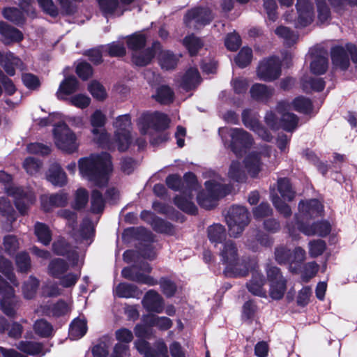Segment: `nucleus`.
I'll return each mask as SVG.
<instances>
[{
  "mask_svg": "<svg viewBox=\"0 0 357 357\" xmlns=\"http://www.w3.org/2000/svg\"><path fill=\"white\" fill-rule=\"evenodd\" d=\"M81 176L98 187L105 186L112 172L110 155L107 153L91 154L78 160Z\"/></svg>",
  "mask_w": 357,
  "mask_h": 357,
  "instance_id": "1",
  "label": "nucleus"
},
{
  "mask_svg": "<svg viewBox=\"0 0 357 357\" xmlns=\"http://www.w3.org/2000/svg\"><path fill=\"white\" fill-rule=\"evenodd\" d=\"M220 261L225 265V273L228 277H245L250 268H254L256 261L249 257L240 258L236 243L228 240L220 249Z\"/></svg>",
  "mask_w": 357,
  "mask_h": 357,
  "instance_id": "2",
  "label": "nucleus"
},
{
  "mask_svg": "<svg viewBox=\"0 0 357 357\" xmlns=\"http://www.w3.org/2000/svg\"><path fill=\"white\" fill-rule=\"evenodd\" d=\"M276 155L270 146L260 147L259 151L250 153L244 159V167L248 174L256 177L265 166L268 169L275 167Z\"/></svg>",
  "mask_w": 357,
  "mask_h": 357,
  "instance_id": "3",
  "label": "nucleus"
},
{
  "mask_svg": "<svg viewBox=\"0 0 357 357\" xmlns=\"http://www.w3.org/2000/svg\"><path fill=\"white\" fill-rule=\"evenodd\" d=\"M12 177L10 174L3 171H0V182L5 183L6 193L13 197L15 199L16 208L22 214L26 213L29 207L36 201L34 193L29 189L21 188L9 184Z\"/></svg>",
  "mask_w": 357,
  "mask_h": 357,
  "instance_id": "4",
  "label": "nucleus"
},
{
  "mask_svg": "<svg viewBox=\"0 0 357 357\" xmlns=\"http://www.w3.org/2000/svg\"><path fill=\"white\" fill-rule=\"evenodd\" d=\"M206 191L197 195L199 204L206 209H211L216 204L217 200L229 194L231 187L222 183L221 178H215L205 182Z\"/></svg>",
  "mask_w": 357,
  "mask_h": 357,
  "instance_id": "5",
  "label": "nucleus"
},
{
  "mask_svg": "<svg viewBox=\"0 0 357 357\" xmlns=\"http://www.w3.org/2000/svg\"><path fill=\"white\" fill-rule=\"evenodd\" d=\"M229 235L238 237L250 222L248 210L241 206H232L225 215Z\"/></svg>",
  "mask_w": 357,
  "mask_h": 357,
  "instance_id": "6",
  "label": "nucleus"
},
{
  "mask_svg": "<svg viewBox=\"0 0 357 357\" xmlns=\"http://www.w3.org/2000/svg\"><path fill=\"white\" fill-rule=\"evenodd\" d=\"M56 146L67 153H73L78 150L79 143L75 133L66 123L56 125L53 130Z\"/></svg>",
  "mask_w": 357,
  "mask_h": 357,
  "instance_id": "7",
  "label": "nucleus"
},
{
  "mask_svg": "<svg viewBox=\"0 0 357 357\" xmlns=\"http://www.w3.org/2000/svg\"><path fill=\"white\" fill-rule=\"evenodd\" d=\"M68 267V263L64 259H54L48 265V274L54 278L59 279L62 287L65 288L71 287L76 284L80 274L71 272L66 273Z\"/></svg>",
  "mask_w": 357,
  "mask_h": 357,
  "instance_id": "8",
  "label": "nucleus"
},
{
  "mask_svg": "<svg viewBox=\"0 0 357 357\" xmlns=\"http://www.w3.org/2000/svg\"><path fill=\"white\" fill-rule=\"evenodd\" d=\"M219 134L222 139H224V134H227L231 137L229 146L236 155H241L253 142L250 134L241 128H220Z\"/></svg>",
  "mask_w": 357,
  "mask_h": 357,
  "instance_id": "9",
  "label": "nucleus"
},
{
  "mask_svg": "<svg viewBox=\"0 0 357 357\" xmlns=\"http://www.w3.org/2000/svg\"><path fill=\"white\" fill-rule=\"evenodd\" d=\"M348 53L357 70V46L351 43L347 44L345 47L335 46L331 49V56L333 66L343 70H347L350 63Z\"/></svg>",
  "mask_w": 357,
  "mask_h": 357,
  "instance_id": "10",
  "label": "nucleus"
},
{
  "mask_svg": "<svg viewBox=\"0 0 357 357\" xmlns=\"http://www.w3.org/2000/svg\"><path fill=\"white\" fill-rule=\"evenodd\" d=\"M115 128V142L118 149L124 151L128 149L131 142V119L129 115H122L116 118L114 123Z\"/></svg>",
  "mask_w": 357,
  "mask_h": 357,
  "instance_id": "11",
  "label": "nucleus"
},
{
  "mask_svg": "<svg viewBox=\"0 0 357 357\" xmlns=\"http://www.w3.org/2000/svg\"><path fill=\"white\" fill-rule=\"evenodd\" d=\"M137 266L126 267L121 271V275L129 280L149 286L158 284V281L148 275L152 271L151 266L148 263H142L138 271Z\"/></svg>",
  "mask_w": 357,
  "mask_h": 357,
  "instance_id": "12",
  "label": "nucleus"
},
{
  "mask_svg": "<svg viewBox=\"0 0 357 357\" xmlns=\"http://www.w3.org/2000/svg\"><path fill=\"white\" fill-rule=\"evenodd\" d=\"M281 75V61L276 56L262 60L257 68L258 78L264 82H272Z\"/></svg>",
  "mask_w": 357,
  "mask_h": 357,
  "instance_id": "13",
  "label": "nucleus"
},
{
  "mask_svg": "<svg viewBox=\"0 0 357 357\" xmlns=\"http://www.w3.org/2000/svg\"><path fill=\"white\" fill-rule=\"evenodd\" d=\"M185 182L187 183V187L190 194L187 196H176L174 198L175 204L182 211L190 213L195 214L197 212V207L192 202L191 192L193 190H197V178L194 174L189 172L184 176Z\"/></svg>",
  "mask_w": 357,
  "mask_h": 357,
  "instance_id": "14",
  "label": "nucleus"
},
{
  "mask_svg": "<svg viewBox=\"0 0 357 357\" xmlns=\"http://www.w3.org/2000/svg\"><path fill=\"white\" fill-rule=\"evenodd\" d=\"M268 280L270 282L269 294L275 300L281 299L286 291V280L278 268L268 266L266 269Z\"/></svg>",
  "mask_w": 357,
  "mask_h": 357,
  "instance_id": "15",
  "label": "nucleus"
},
{
  "mask_svg": "<svg viewBox=\"0 0 357 357\" xmlns=\"http://www.w3.org/2000/svg\"><path fill=\"white\" fill-rule=\"evenodd\" d=\"M106 116L100 109H96L90 117V123L93 127L91 133L94 140L101 146H106L109 141V136L103 128L106 123Z\"/></svg>",
  "mask_w": 357,
  "mask_h": 357,
  "instance_id": "16",
  "label": "nucleus"
},
{
  "mask_svg": "<svg viewBox=\"0 0 357 357\" xmlns=\"http://www.w3.org/2000/svg\"><path fill=\"white\" fill-rule=\"evenodd\" d=\"M0 294L1 310L7 316L13 317L18 307V300L14 295L13 289L0 275Z\"/></svg>",
  "mask_w": 357,
  "mask_h": 357,
  "instance_id": "17",
  "label": "nucleus"
},
{
  "mask_svg": "<svg viewBox=\"0 0 357 357\" xmlns=\"http://www.w3.org/2000/svg\"><path fill=\"white\" fill-rule=\"evenodd\" d=\"M322 209L323 206L317 199L301 202L298 204L299 213L296 215L298 227L299 228L301 224H303L304 220L319 215Z\"/></svg>",
  "mask_w": 357,
  "mask_h": 357,
  "instance_id": "18",
  "label": "nucleus"
},
{
  "mask_svg": "<svg viewBox=\"0 0 357 357\" xmlns=\"http://www.w3.org/2000/svg\"><path fill=\"white\" fill-rule=\"evenodd\" d=\"M142 123L139 125V130L142 135L148 133L150 127L156 130H164L168 127L169 119L165 114L154 112L144 115Z\"/></svg>",
  "mask_w": 357,
  "mask_h": 357,
  "instance_id": "19",
  "label": "nucleus"
},
{
  "mask_svg": "<svg viewBox=\"0 0 357 357\" xmlns=\"http://www.w3.org/2000/svg\"><path fill=\"white\" fill-rule=\"evenodd\" d=\"M311 57L310 70L316 75L324 74L328 66V52L322 47H315L310 51Z\"/></svg>",
  "mask_w": 357,
  "mask_h": 357,
  "instance_id": "20",
  "label": "nucleus"
},
{
  "mask_svg": "<svg viewBox=\"0 0 357 357\" xmlns=\"http://www.w3.org/2000/svg\"><path fill=\"white\" fill-rule=\"evenodd\" d=\"M153 48L162 69L169 70L176 68L181 56L180 54H175L169 50H162L158 42L153 43Z\"/></svg>",
  "mask_w": 357,
  "mask_h": 357,
  "instance_id": "21",
  "label": "nucleus"
},
{
  "mask_svg": "<svg viewBox=\"0 0 357 357\" xmlns=\"http://www.w3.org/2000/svg\"><path fill=\"white\" fill-rule=\"evenodd\" d=\"M213 18L211 10L208 8H194L185 15V23L189 26L196 29L208 24Z\"/></svg>",
  "mask_w": 357,
  "mask_h": 357,
  "instance_id": "22",
  "label": "nucleus"
},
{
  "mask_svg": "<svg viewBox=\"0 0 357 357\" xmlns=\"http://www.w3.org/2000/svg\"><path fill=\"white\" fill-rule=\"evenodd\" d=\"M298 19L296 27H305L312 23L314 19L313 6L310 0H297Z\"/></svg>",
  "mask_w": 357,
  "mask_h": 357,
  "instance_id": "23",
  "label": "nucleus"
},
{
  "mask_svg": "<svg viewBox=\"0 0 357 357\" xmlns=\"http://www.w3.org/2000/svg\"><path fill=\"white\" fill-rule=\"evenodd\" d=\"M142 303L148 311L155 313H161L164 310V299L155 290H149L144 295Z\"/></svg>",
  "mask_w": 357,
  "mask_h": 357,
  "instance_id": "24",
  "label": "nucleus"
},
{
  "mask_svg": "<svg viewBox=\"0 0 357 357\" xmlns=\"http://www.w3.org/2000/svg\"><path fill=\"white\" fill-rule=\"evenodd\" d=\"M290 105L285 102H280L278 105V110L281 114V126L284 130L291 132L297 126L298 119L293 113L287 112Z\"/></svg>",
  "mask_w": 357,
  "mask_h": 357,
  "instance_id": "25",
  "label": "nucleus"
},
{
  "mask_svg": "<svg viewBox=\"0 0 357 357\" xmlns=\"http://www.w3.org/2000/svg\"><path fill=\"white\" fill-rule=\"evenodd\" d=\"M40 200L43 209L48 211L52 207L66 206L68 203L69 196L66 192H60L50 196L43 195Z\"/></svg>",
  "mask_w": 357,
  "mask_h": 357,
  "instance_id": "26",
  "label": "nucleus"
},
{
  "mask_svg": "<svg viewBox=\"0 0 357 357\" xmlns=\"http://www.w3.org/2000/svg\"><path fill=\"white\" fill-rule=\"evenodd\" d=\"M257 264L254 268H250L252 271V279L247 283L248 291L254 295L266 297V291L263 286L265 283V279L263 275L256 270Z\"/></svg>",
  "mask_w": 357,
  "mask_h": 357,
  "instance_id": "27",
  "label": "nucleus"
},
{
  "mask_svg": "<svg viewBox=\"0 0 357 357\" xmlns=\"http://www.w3.org/2000/svg\"><path fill=\"white\" fill-rule=\"evenodd\" d=\"M135 342V347L138 352L144 355V357H156L158 354V347L160 343H165L162 340L155 341L153 347L150 343L143 337H150L151 336H138Z\"/></svg>",
  "mask_w": 357,
  "mask_h": 357,
  "instance_id": "28",
  "label": "nucleus"
},
{
  "mask_svg": "<svg viewBox=\"0 0 357 357\" xmlns=\"http://www.w3.org/2000/svg\"><path fill=\"white\" fill-rule=\"evenodd\" d=\"M299 230L307 236L317 235L319 236H326L331 231V226L328 222L321 221L315 222L311 226L301 224Z\"/></svg>",
  "mask_w": 357,
  "mask_h": 357,
  "instance_id": "29",
  "label": "nucleus"
},
{
  "mask_svg": "<svg viewBox=\"0 0 357 357\" xmlns=\"http://www.w3.org/2000/svg\"><path fill=\"white\" fill-rule=\"evenodd\" d=\"M252 99L262 102H268L274 94V89L263 84H255L250 90Z\"/></svg>",
  "mask_w": 357,
  "mask_h": 357,
  "instance_id": "30",
  "label": "nucleus"
},
{
  "mask_svg": "<svg viewBox=\"0 0 357 357\" xmlns=\"http://www.w3.org/2000/svg\"><path fill=\"white\" fill-rule=\"evenodd\" d=\"M0 34L3 37L4 44L20 42L23 38L22 32L4 22H0Z\"/></svg>",
  "mask_w": 357,
  "mask_h": 357,
  "instance_id": "31",
  "label": "nucleus"
},
{
  "mask_svg": "<svg viewBox=\"0 0 357 357\" xmlns=\"http://www.w3.org/2000/svg\"><path fill=\"white\" fill-rule=\"evenodd\" d=\"M47 180L56 186H63L68 183L66 174L58 164H53L47 174Z\"/></svg>",
  "mask_w": 357,
  "mask_h": 357,
  "instance_id": "32",
  "label": "nucleus"
},
{
  "mask_svg": "<svg viewBox=\"0 0 357 357\" xmlns=\"http://www.w3.org/2000/svg\"><path fill=\"white\" fill-rule=\"evenodd\" d=\"M79 89V82L77 79L73 76L66 77L59 85L56 92L57 98L63 100L65 96L72 94Z\"/></svg>",
  "mask_w": 357,
  "mask_h": 357,
  "instance_id": "33",
  "label": "nucleus"
},
{
  "mask_svg": "<svg viewBox=\"0 0 357 357\" xmlns=\"http://www.w3.org/2000/svg\"><path fill=\"white\" fill-rule=\"evenodd\" d=\"M201 82V77L195 68H189L183 75L181 86L185 90L195 88Z\"/></svg>",
  "mask_w": 357,
  "mask_h": 357,
  "instance_id": "34",
  "label": "nucleus"
},
{
  "mask_svg": "<svg viewBox=\"0 0 357 357\" xmlns=\"http://www.w3.org/2000/svg\"><path fill=\"white\" fill-rule=\"evenodd\" d=\"M16 347L20 351L29 355V356H37L43 352L44 345L43 343L32 342V341H20L17 344Z\"/></svg>",
  "mask_w": 357,
  "mask_h": 357,
  "instance_id": "35",
  "label": "nucleus"
},
{
  "mask_svg": "<svg viewBox=\"0 0 357 357\" xmlns=\"http://www.w3.org/2000/svg\"><path fill=\"white\" fill-rule=\"evenodd\" d=\"M143 321L148 324L149 327L155 326L160 330H167L172 325V320L168 317H158L153 314L144 316Z\"/></svg>",
  "mask_w": 357,
  "mask_h": 357,
  "instance_id": "36",
  "label": "nucleus"
},
{
  "mask_svg": "<svg viewBox=\"0 0 357 357\" xmlns=\"http://www.w3.org/2000/svg\"><path fill=\"white\" fill-rule=\"evenodd\" d=\"M208 236L213 243H220L226 238L225 227L220 224H215L208 228Z\"/></svg>",
  "mask_w": 357,
  "mask_h": 357,
  "instance_id": "37",
  "label": "nucleus"
},
{
  "mask_svg": "<svg viewBox=\"0 0 357 357\" xmlns=\"http://www.w3.org/2000/svg\"><path fill=\"white\" fill-rule=\"evenodd\" d=\"M155 55L153 47L151 49H146L144 51H138L134 52L132 55V61L135 64L139 66H144L149 64Z\"/></svg>",
  "mask_w": 357,
  "mask_h": 357,
  "instance_id": "38",
  "label": "nucleus"
},
{
  "mask_svg": "<svg viewBox=\"0 0 357 357\" xmlns=\"http://www.w3.org/2000/svg\"><path fill=\"white\" fill-rule=\"evenodd\" d=\"M278 188L282 197L287 201H291L295 197V191L292 189L289 180L286 178H279Z\"/></svg>",
  "mask_w": 357,
  "mask_h": 357,
  "instance_id": "39",
  "label": "nucleus"
},
{
  "mask_svg": "<svg viewBox=\"0 0 357 357\" xmlns=\"http://www.w3.org/2000/svg\"><path fill=\"white\" fill-rule=\"evenodd\" d=\"M35 234L38 241L43 245H48L52 240V233L47 225L41 222H36L35 225Z\"/></svg>",
  "mask_w": 357,
  "mask_h": 357,
  "instance_id": "40",
  "label": "nucleus"
},
{
  "mask_svg": "<svg viewBox=\"0 0 357 357\" xmlns=\"http://www.w3.org/2000/svg\"><path fill=\"white\" fill-rule=\"evenodd\" d=\"M138 292V288L136 285L122 282L119 284L115 289V294L121 298H132Z\"/></svg>",
  "mask_w": 357,
  "mask_h": 357,
  "instance_id": "41",
  "label": "nucleus"
},
{
  "mask_svg": "<svg viewBox=\"0 0 357 357\" xmlns=\"http://www.w3.org/2000/svg\"><path fill=\"white\" fill-rule=\"evenodd\" d=\"M229 178L236 182H243L246 179L245 171L242 169L241 163L238 161H232L229 171Z\"/></svg>",
  "mask_w": 357,
  "mask_h": 357,
  "instance_id": "42",
  "label": "nucleus"
},
{
  "mask_svg": "<svg viewBox=\"0 0 357 357\" xmlns=\"http://www.w3.org/2000/svg\"><path fill=\"white\" fill-rule=\"evenodd\" d=\"M153 97L161 104H169L174 100V92L169 86L163 85L157 89Z\"/></svg>",
  "mask_w": 357,
  "mask_h": 357,
  "instance_id": "43",
  "label": "nucleus"
},
{
  "mask_svg": "<svg viewBox=\"0 0 357 357\" xmlns=\"http://www.w3.org/2000/svg\"><path fill=\"white\" fill-rule=\"evenodd\" d=\"M3 17L13 23L20 25L24 22L23 13L16 8H7L3 11Z\"/></svg>",
  "mask_w": 357,
  "mask_h": 357,
  "instance_id": "44",
  "label": "nucleus"
},
{
  "mask_svg": "<svg viewBox=\"0 0 357 357\" xmlns=\"http://www.w3.org/2000/svg\"><path fill=\"white\" fill-rule=\"evenodd\" d=\"M89 202L88 191L83 188H78L74 195V202L73 206L76 210L84 208Z\"/></svg>",
  "mask_w": 357,
  "mask_h": 357,
  "instance_id": "45",
  "label": "nucleus"
},
{
  "mask_svg": "<svg viewBox=\"0 0 357 357\" xmlns=\"http://www.w3.org/2000/svg\"><path fill=\"white\" fill-rule=\"evenodd\" d=\"M100 6L102 11L106 14L118 13L123 14L124 10L121 8L118 0H100Z\"/></svg>",
  "mask_w": 357,
  "mask_h": 357,
  "instance_id": "46",
  "label": "nucleus"
},
{
  "mask_svg": "<svg viewBox=\"0 0 357 357\" xmlns=\"http://www.w3.org/2000/svg\"><path fill=\"white\" fill-rule=\"evenodd\" d=\"M105 208V201L101 192L97 190L92 191L91 198V211L93 213H102Z\"/></svg>",
  "mask_w": 357,
  "mask_h": 357,
  "instance_id": "47",
  "label": "nucleus"
},
{
  "mask_svg": "<svg viewBox=\"0 0 357 357\" xmlns=\"http://www.w3.org/2000/svg\"><path fill=\"white\" fill-rule=\"evenodd\" d=\"M183 45L188 49L190 54L193 56L197 53L202 47L203 43L199 38L194 35H190L184 38Z\"/></svg>",
  "mask_w": 357,
  "mask_h": 357,
  "instance_id": "48",
  "label": "nucleus"
},
{
  "mask_svg": "<svg viewBox=\"0 0 357 357\" xmlns=\"http://www.w3.org/2000/svg\"><path fill=\"white\" fill-rule=\"evenodd\" d=\"M252 58V51L250 47H244L235 58V62L240 68L249 65Z\"/></svg>",
  "mask_w": 357,
  "mask_h": 357,
  "instance_id": "49",
  "label": "nucleus"
},
{
  "mask_svg": "<svg viewBox=\"0 0 357 357\" xmlns=\"http://www.w3.org/2000/svg\"><path fill=\"white\" fill-rule=\"evenodd\" d=\"M146 43V37L142 33H135L128 38L127 44L128 48L133 51L138 52L144 47Z\"/></svg>",
  "mask_w": 357,
  "mask_h": 357,
  "instance_id": "50",
  "label": "nucleus"
},
{
  "mask_svg": "<svg viewBox=\"0 0 357 357\" xmlns=\"http://www.w3.org/2000/svg\"><path fill=\"white\" fill-rule=\"evenodd\" d=\"M242 120L243 124L252 130L260 125L257 114L250 109H245L243 112Z\"/></svg>",
  "mask_w": 357,
  "mask_h": 357,
  "instance_id": "51",
  "label": "nucleus"
},
{
  "mask_svg": "<svg viewBox=\"0 0 357 357\" xmlns=\"http://www.w3.org/2000/svg\"><path fill=\"white\" fill-rule=\"evenodd\" d=\"M12 263L3 257H0V272L2 273L14 285H17L15 282V276L13 273Z\"/></svg>",
  "mask_w": 357,
  "mask_h": 357,
  "instance_id": "52",
  "label": "nucleus"
},
{
  "mask_svg": "<svg viewBox=\"0 0 357 357\" xmlns=\"http://www.w3.org/2000/svg\"><path fill=\"white\" fill-rule=\"evenodd\" d=\"M293 106L295 110L303 114H308L312 109L310 100L302 96L294 99Z\"/></svg>",
  "mask_w": 357,
  "mask_h": 357,
  "instance_id": "53",
  "label": "nucleus"
},
{
  "mask_svg": "<svg viewBox=\"0 0 357 357\" xmlns=\"http://www.w3.org/2000/svg\"><path fill=\"white\" fill-rule=\"evenodd\" d=\"M38 284V280L36 278L33 276L29 277L23 286V294L24 297L29 299L32 298L36 292Z\"/></svg>",
  "mask_w": 357,
  "mask_h": 357,
  "instance_id": "54",
  "label": "nucleus"
},
{
  "mask_svg": "<svg viewBox=\"0 0 357 357\" xmlns=\"http://www.w3.org/2000/svg\"><path fill=\"white\" fill-rule=\"evenodd\" d=\"M87 332L86 321L84 319H75L70 326L71 335H85Z\"/></svg>",
  "mask_w": 357,
  "mask_h": 357,
  "instance_id": "55",
  "label": "nucleus"
},
{
  "mask_svg": "<svg viewBox=\"0 0 357 357\" xmlns=\"http://www.w3.org/2000/svg\"><path fill=\"white\" fill-rule=\"evenodd\" d=\"M15 262L19 271L27 272L31 268V259L26 252H22L16 255Z\"/></svg>",
  "mask_w": 357,
  "mask_h": 357,
  "instance_id": "56",
  "label": "nucleus"
},
{
  "mask_svg": "<svg viewBox=\"0 0 357 357\" xmlns=\"http://www.w3.org/2000/svg\"><path fill=\"white\" fill-rule=\"evenodd\" d=\"M3 247L7 253L13 255L19 249L20 242L16 236L7 235L3 239Z\"/></svg>",
  "mask_w": 357,
  "mask_h": 357,
  "instance_id": "57",
  "label": "nucleus"
},
{
  "mask_svg": "<svg viewBox=\"0 0 357 357\" xmlns=\"http://www.w3.org/2000/svg\"><path fill=\"white\" fill-rule=\"evenodd\" d=\"M326 249V243L323 240H313L309 243V254L312 257L321 255Z\"/></svg>",
  "mask_w": 357,
  "mask_h": 357,
  "instance_id": "58",
  "label": "nucleus"
},
{
  "mask_svg": "<svg viewBox=\"0 0 357 357\" xmlns=\"http://www.w3.org/2000/svg\"><path fill=\"white\" fill-rule=\"evenodd\" d=\"M34 331L38 335H51L54 328L51 324L42 319L35 322Z\"/></svg>",
  "mask_w": 357,
  "mask_h": 357,
  "instance_id": "59",
  "label": "nucleus"
},
{
  "mask_svg": "<svg viewBox=\"0 0 357 357\" xmlns=\"http://www.w3.org/2000/svg\"><path fill=\"white\" fill-rule=\"evenodd\" d=\"M70 312V307L63 301H59L52 305L50 308V313L56 317L67 314Z\"/></svg>",
  "mask_w": 357,
  "mask_h": 357,
  "instance_id": "60",
  "label": "nucleus"
},
{
  "mask_svg": "<svg viewBox=\"0 0 357 357\" xmlns=\"http://www.w3.org/2000/svg\"><path fill=\"white\" fill-rule=\"evenodd\" d=\"M158 284H160L162 291L167 297H172L174 295L176 286L174 282L168 278H162Z\"/></svg>",
  "mask_w": 357,
  "mask_h": 357,
  "instance_id": "61",
  "label": "nucleus"
},
{
  "mask_svg": "<svg viewBox=\"0 0 357 357\" xmlns=\"http://www.w3.org/2000/svg\"><path fill=\"white\" fill-rule=\"evenodd\" d=\"M152 227L155 231L160 233L171 234L174 231L172 224L159 218L153 220Z\"/></svg>",
  "mask_w": 357,
  "mask_h": 357,
  "instance_id": "62",
  "label": "nucleus"
},
{
  "mask_svg": "<svg viewBox=\"0 0 357 357\" xmlns=\"http://www.w3.org/2000/svg\"><path fill=\"white\" fill-rule=\"evenodd\" d=\"M42 163L38 160L33 157L27 158L24 163L23 167L26 172L31 175L38 173L41 167Z\"/></svg>",
  "mask_w": 357,
  "mask_h": 357,
  "instance_id": "63",
  "label": "nucleus"
},
{
  "mask_svg": "<svg viewBox=\"0 0 357 357\" xmlns=\"http://www.w3.org/2000/svg\"><path fill=\"white\" fill-rule=\"evenodd\" d=\"M91 94L97 100H102L107 96L105 88L98 82H93L89 86Z\"/></svg>",
  "mask_w": 357,
  "mask_h": 357,
  "instance_id": "64",
  "label": "nucleus"
}]
</instances>
